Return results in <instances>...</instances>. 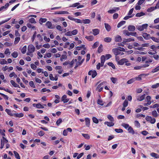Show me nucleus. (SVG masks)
Returning a JSON list of instances; mask_svg holds the SVG:
<instances>
[{
	"label": "nucleus",
	"mask_w": 159,
	"mask_h": 159,
	"mask_svg": "<svg viewBox=\"0 0 159 159\" xmlns=\"http://www.w3.org/2000/svg\"><path fill=\"white\" fill-rule=\"evenodd\" d=\"M35 48L32 44L29 45L28 47V51L30 53H33L35 50Z\"/></svg>",
	"instance_id": "obj_1"
},
{
	"label": "nucleus",
	"mask_w": 159,
	"mask_h": 159,
	"mask_svg": "<svg viewBox=\"0 0 159 159\" xmlns=\"http://www.w3.org/2000/svg\"><path fill=\"white\" fill-rule=\"evenodd\" d=\"M46 25L49 29H53L55 28L54 25H52L51 22L48 21L46 23Z\"/></svg>",
	"instance_id": "obj_2"
},
{
	"label": "nucleus",
	"mask_w": 159,
	"mask_h": 159,
	"mask_svg": "<svg viewBox=\"0 0 159 159\" xmlns=\"http://www.w3.org/2000/svg\"><path fill=\"white\" fill-rule=\"evenodd\" d=\"M112 51L116 56L120 53V50L118 48H114L112 50Z\"/></svg>",
	"instance_id": "obj_3"
},
{
	"label": "nucleus",
	"mask_w": 159,
	"mask_h": 159,
	"mask_svg": "<svg viewBox=\"0 0 159 159\" xmlns=\"http://www.w3.org/2000/svg\"><path fill=\"white\" fill-rule=\"evenodd\" d=\"M127 61V60L125 58H123L118 61V63L120 65H123L124 63L126 62Z\"/></svg>",
	"instance_id": "obj_4"
},
{
	"label": "nucleus",
	"mask_w": 159,
	"mask_h": 159,
	"mask_svg": "<svg viewBox=\"0 0 159 159\" xmlns=\"http://www.w3.org/2000/svg\"><path fill=\"white\" fill-rule=\"evenodd\" d=\"M142 36L143 37L146 39H149L151 38V37L149 34H148L146 33H143V34Z\"/></svg>",
	"instance_id": "obj_5"
},
{
	"label": "nucleus",
	"mask_w": 159,
	"mask_h": 159,
	"mask_svg": "<svg viewBox=\"0 0 159 159\" xmlns=\"http://www.w3.org/2000/svg\"><path fill=\"white\" fill-rule=\"evenodd\" d=\"M67 96L65 95H63L61 98V101H63L64 103L67 102L69 101V99L66 98Z\"/></svg>",
	"instance_id": "obj_6"
},
{
	"label": "nucleus",
	"mask_w": 159,
	"mask_h": 159,
	"mask_svg": "<svg viewBox=\"0 0 159 159\" xmlns=\"http://www.w3.org/2000/svg\"><path fill=\"white\" fill-rule=\"evenodd\" d=\"M128 30L130 31H133L135 30V27L134 25H129L128 27Z\"/></svg>",
	"instance_id": "obj_7"
},
{
	"label": "nucleus",
	"mask_w": 159,
	"mask_h": 159,
	"mask_svg": "<svg viewBox=\"0 0 159 159\" xmlns=\"http://www.w3.org/2000/svg\"><path fill=\"white\" fill-rule=\"evenodd\" d=\"M101 66H102L105 61V57L104 55H102L101 57Z\"/></svg>",
	"instance_id": "obj_8"
},
{
	"label": "nucleus",
	"mask_w": 159,
	"mask_h": 159,
	"mask_svg": "<svg viewBox=\"0 0 159 159\" xmlns=\"http://www.w3.org/2000/svg\"><path fill=\"white\" fill-rule=\"evenodd\" d=\"M134 39L129 38L128 39H124L123 40L122 43L124 44L127 42H129L132 41H134Z\"/></svg>",
	"instance_id": "obj_9"
},
{
	"label": "nucleus",
	"mask_w": 159,
	"mask_h": 159,
	"mask_svg": "<svg viewBox=\"0 0 159 159\" xmlns=\"http://www.w3.org/2000/svg\"><path fill=\"white\" fill-rule=\"evenodd\" d=\"M93 34L95 36L99 34V30L98 29H94L92 30Z\"/></svg>",
	"instance_id": "obj_10"
},
{
	"label": "nucleus",
	"mask_w": 159,
	"mask_h": 159,
	"mask_svg": "<svg viewBox=\"0 0 159 159\" xmlns=\"http://www.w3.org/2000/svg\"><path fill=\"white\" fill-rule=\"evenodd\" d=\"M13 116L16 117L20 118L23 117L24 114L23 113L13 114Z\"/></svg>",
	"instance_id": "obj_11"
},
{
	"label": "nucleus",
	"mask_w": 159,
	"mask_h": 159,
	"mask_svg": "<svg viewBox=\"0 0 159 159\" xmlns=\"http://www.w3.org/2000/svg\"><path fill=\"white\" fill-rule=\"evenodd\" d=\"M10 82L12 85L15 87H18L20 88L19 85L16 84L15 82L13 80H11Z\"/></svg>",
	"instance_id": "obj_12"
},
{
	"label": "nucleus",
	"mask_w": 159,
	"mask_h": 159,
	"mask_svg": "<svg viewBox=\"0 0 159 159\" xmlns=\"http://www.w3.org/2000/svg\"><path fill=\"white\" fill-rule=\"evenodd\" d=\"M145 96V94L141 96H139L137 98V100L139 101H141L144 99Z\"/></svg>",
	"instance_id": "obj_13"
},
{
	"label": "nucleus",
	"mask_w": 159,
	"mask_h": 159,
	"mask_svg": "<svg viewBox=\"0 0 159 159\" xmlns=\"http://www.w3.org/2000/svg\"><path fill=\"white\" fill-rule=\"evenodd\" d=\"M121 37L120 35H117L115 38V41L116 42H120L121 41Z\"/></svg>",
	"instance_id": "obj_14"
},
{
	"label": "nucleus",
	"mask_w": 159,
	"mask_h": 159,
	"mask_svg": "<svg viewBox=\"0 0 159 159\" xmlns=\"http://www.w3.org/2000/svg\"><path fill=\"white\" fill-rule=\"evenodd\" d=\"M128 131L129 133L132 134H134V131L133 128L131 126H129L128 129Z\"/></svg>",
	"instance_id": "obj_15"
},
{
	"label": "nucleus",
	"mask_w": 159,
	"mask_h": 159,
	"mask_svg": "<svg viewBox=\"0 0 159 159\" xmlns=\"http://www.w3.org/2000/svg\"><path fill=\"white\" fill-rule=\"evenodd\" d=\"M105 26L106 30L109 31L111 29V27L107 23H105Z\"/></svg>",
	"instance_id": "obj_16"
},
{
	"label": "nucleus",
	"mask_w": 159,
	"mask_h": 159,
	"mask_svg": "<svg viewBox=\"0 0 159 159\" xmlns=\"http://www.w3.org/2000/svg\"><path fill=\"white\" fill-rule=\"evenodd\" d=\"M56 14H68L69 12L65 11H57L55 13Z\"/></svg>",
	"instance_id": "obj_17"
},
{
	"label": "nucleus",
	"mask_w": 159,
	"mask_h": 159,
	"mask_svg": "<svg viewBox=\"0 0 159 159\" xmlns=\"http://www.w3.org/2000/svg\"><path fill=\"white\" fill-rule=\"evenodd\" d=\"M104 124L107 125L108 126H112L114 125V123L111 122H105Z\"/></svg>",
	"instance_id": "obj_18"
},
{
	"label": "nucleus",
	"mask_w": 159,
	"mask_h": 159,
	"mask_svg": "<svg viewBox=\"0 0 159 159\" xmlns=\"http://www.w3.org/2000/svg\"><path fill=\"white\" fill-rule=\"evenodd\" d=\"M151 156L154 157L156 158H159V155L155 153H152L150 154Z\"/></svg>",
	"instance_id": "obj_19"
},
{
	"label": "nucleus",
	"mask_w": 159,
	"mask_h": 159,
	"mask_svg": "<svg viewBox=\"0 0 159 159\" xmlns=\"http://www.w3.org/2000/svg\"><path fill=\"white\" fill-rule=\"evenodd\" d=\"M85 38L89 41H92L94 39L92 35H90L89 36H86Z\"/></svg>",
	"instance_id": "obj_20"
},
{
	"label": "nucleus",
	"mask_w": 159,
	"mask_h": 159,
	"mask_svg": "<svg viewBox=\"0 0 159 159\" xmlns=\"http://www.w3.org/2000/svg\"><path fill=\"white\" fill-rule=\"evenodd\" d=\"M102 44H100L98 48V52L99 53H100L102 51Z\"/></svg>",
	"instance_id": "obj_21"
},
{
	"label": "nucleus",
	"mask_w": 159,
	"mask_h": 159,
	"mask_svg": "<svg viewBox=\"0 0 159 159\" xmlns=\"http://www.w3.org/2000/svg\"><path fill=\"white\" fill-rule=\"evenodd\" d=\"M125 23V21H120L117 25V27L119 28L121 27L122 25H124Z\"/></svg>",
	"instance_id": "obj_22"
},
{
	"label": "nucleus",
	"mask_w": 159,
	"mask_h": 159,
	"mask_svg": "<svg viewBox=\"0 0 159 159\" xmlns=\"http://www.w3.org/2000/svg\"><path fill=\"white\" fill-rule=\"evenodd\" d=\"M5 111L9 115L11 116H13V114H12L11 113V111L9 109H6L5 110Z\"/></svg>",
	"instance_id": "obj_23"
},
{
	"label": "nucleus",
	"mask_w": 159,
	"mask_h": 159,
	"mask_svg": "<svg viewBox=\"0 0 159 159\" xmlns=\"http://www.w3.org/2000/svg\"><path fill=\"white\" fill-rule=\"evenodd\" d=\"M11 56L15 58L17 57L18 56V53L16 52H14L11 54Z\"/></svg>",
	"instance_id": "obj_24"
},
{
	"label": "nucleus",
	"mask_w": 159,
	"mask_h": 159,
	"mask_svg": "<svg viewBox=\"0 0 159 159\" xmlns=\"http://www.w3.org/2000/svg\"><path fill=\"white\" fill-rule=\"evenodd\" d=\"M104 41L107 43L110 42L111 40V39L109 37H106L104 39Z\"/></svg>",
	"instance_id": "obj_25"
},
{
	"label": "nucleus",
	"mask_w": 159,
	"mask_h": 159,
	"mask_svg": "<svg viewBox=\"0 0 159 159\" xmlns=\"http://www.w3.org/2000/svg\"><path fill=\"white\" fill-rule=\"evenodd\" d=\"M85 120L86 125L87 126H89L90 124L89 119L88 118H85Z\"/></svg>",
	"instance_id": "obj_26"
},
{
	"label": "nucleus",
	"mask_w": 159,
	"mask_h": 159,
	"mask_svg": "<svg viewBox=\"0 0 159 159\" xmlns=\"http://www.w3.org/2000/svg\"><path fill=\"white\" fill-rule=\"evenodd\" d=\"M145 15V14L143 12H141L139 13H137L135 15L136 17H140L141 16H144Z\"/></svg>",
	"instance_id": "obj_27"
},
{
	"label": "nucleus",
	"mask_w": 159,
	"mask_h": 159,
	"mask_svg": "<svg viewBox=\"0 0 159 159\" xmlns=\"http://www.w3.org/2000/svg\"><path fill=\"white\" fill-rule=\"evenodd\" d=\"M13 152L15 155V157L17 159H20V157L19 154L15 151H14Z\"/></svg>",
	"instance_id": "obj_28"
},
{
	"label": "nucleus",
	"mask_w": 159,
	"mask_h": 159,
	"mask_svg": "<svg viewBox=\"0 0 159 159\" xmlns=\"http://www.w3.org/2000/svg\"><path fill=\"white\" fill-rule=\"evenodd\" d=\"M20 38L19 37H17L15 38L14 43L15 44H16L20 41Z\"/></svg>",
	"instance_id": "obj_29"
},
{
	"label": "nucleus",
	"mask_w": 159,
	"mask_h": 159,
	"mask_svg": "<svg viewBox=\"0 0 159 159\" xmlns=\"http://www.w3.org/2000/svg\"><path fill=\"white\" fill-rule=\"evenodd\" d=\"M47 20L46 18H41L39 20V23L42 24L43 23L45 22Z\"/></svg>",
	"instance_id": "obj_30"
},
{
	"label": "nucleus",
	"mask_w": 159,
	"mask_h": 159,
	"mask_svg": "<svg viewBox=\"0 0 159 159\" xmlns=\"http://www.w3.org/2000/svg\"><path fill=\"white\" fill-rule=\"evenodd\" d=\"M82 23L84 24H89L90 23V21L89 19H84L82 20Z\"/></svg>",
	"instance_id": "obj_31"
},
{
	"label": "nucleus",
	"mask_w": 159,
	"mask_h": 159,
	"mask_svg": "<svg viewBox=\"0 0 159 159\" xmlns=\"http://www.w3.org/2000/svg\"><path fill=\"white\" fill-rule=\"evenodd\" d=\"M29 21L31 23L35 24L36 23V22L35 20V19L33 18H31L29 20Z\"/></svg>",
	"instance_id": "obj_32"
},
{
	"label": "nucleus",
	"mask_w": 159,
	"mask_h": 159,
	"mask_svg": "<svg viewBox=\"0 0 159 159\" xmlns=\"http://www.w3.org/2000/svg\"><path fill=\"white\" fill-rule=\"evenodd\" d=\"M107 65L109 66H111L112 68L113 69H115L116 68L115 65L112 63L111 62H109L108 63Z\"/></svg>",
	"instance_id": "obj_33"
},
{
	"label": "nucleus",
	"mask_w": 159,
	"mask_h": 159,
	"mask_svg": "<svg viewBox=\"0 0 159 159\" xmlns=\"http://www.w3.org/2000/svg\"><path fill=\"white\" fill-rule=\"evenodd\" d=\"M158 71H159V66H157L156 68L152 70V73H154L157 72Z\"/></svg>",
	"instance_id": "obj_34"
},
{
	"label": "nucleus",
	"mask_w": 159,
	"mask_h": 159,
	"mask_svg": "<svg viewBox=\"0 0 159 159\" xmlns=\"http://www.w3.org/2000/svg\"><path fill=\"white\" fill-rule=\"evenodd\" d=\"M99 45V43L98 42H96L94 43L92 46V48L94 49L97 48Z\"/></svg>",
	"instance_id": "obj_35"
},
{
	"label": "nucleus",
	"mask_w": 159,
	"mask_h": 159,
	"mask_svg": "<svg viewBox=\"0 0 159 159\" xmlns=\"http://www.w3.org/2000/svg\"><path fill=\"white\" fill-rule=\"evenodd\" d=\"M151 39H152L154 41L157 42V43H159V40L154 37H151Z\"/></svg>",
	"instance_id": "obj_36"
},
{
	"label": "nucleus",
	"mask_w": 159,
	"mask_h": 159,
	"mask_svg": "<svg viewBox=\"0 0 159 159\" xmlns=\"http://www.w3.org/2000/svg\"><path fill=\"white\" fill-rule=\"evenodd\" d=\"M26 48H26V46H24L22 48L21 50V52L23 54L25 53L26 51Z\"/></svg>",
	"instance_id": "obj_37"
},
{
	"label": "nucleus",
	"mask_w": 159,
	"mask_h": 159,
	"mask_svg": "<svg viewBox=\"0 0 159 159\" xmlns=\"http://www.w3.org/2000/svg\"><path fill=\"white\" fill-rule=\"evenodd\" d=\"M62 122V120L61 118L59 119L56 122V124L57 126L59 125Z\"/></svg>",
	"instance_id": "obj_38"
},
{
	"label": "nucleus",
	"mask_w": 159,
	"mask_h": 159,
	"mask_svg": "<svg viewBox=\"0 0 159 159\" xmlns=\"http://www.w3.org/2000/svg\"><path fill=\"white\" fill-rule=\"evenodd\" d=\"M159 87V83H157L153 85L152 86V88L153 89H156Z\"/></svg>",
	"instance_id": "obj_39"
},
{
	"label": "nucleus",
	"mask_w": 159,
	"mask_h": 159,
	"mask_svg": "<svg viewBox=\"0 0 159 159\" xmlns=\"http://www.w3.org/2000/svg\"><path fill=\"white\" fill-rule=\"evenodd\" d=\"M92 120H93V121L94 123L97 124L98 122V121L97 118H96V117H93L92 118Z\"/></svg>",
	"instance_id": "obj_40"
},
{
	"label": "nucleus",
	"mask_w": 159,
	"mask_h": 159,
	"mask_svg": "<svg viewBox=\"0 0 159 159\" xmlns=\"http://www.w3.org/2000/svg\"><path fill=\"white\" fill-rule=\"evenodd\" d=\"M135 81V79H132L128 80L127 82V83L128 84H131L133 82Z\"/></svg>",
	"instance_id": "obj_41"
},
{
	"label": "nucleus",
	"mask_w": 159,
	"mask_h": 159,
	"mask_svg": "<svg viewBox=\"0 0 159 159\" xmlns=\"http://www.w3.org/2000/svg\"><path fill=\"white\" fill-rule=\"evenodd\" d=\"M152 115L154 117H157V113L156 110L153 111H152Z\"/></svg>",
	"instance_id": "obj_42"
},
{
	"label": "nucleus",
	"mask_w": 159,
	"mask_h": 159,
	"mask_svg": "<svg viewBox=\"0 0 159 159\" xmlns=\"http://www.w3.org/2000/svg\"><path fill=\"white\" fill-rule=\"evenodd\" d=\"M97 75V73L95 70L93 71L92 77L93 78H94Z\"/></svg>",
	"instance_id": "obj_43"
},
{
	"label": "nucleus",
	"mask_w": 159,
	"mask_h": 159,
	"mask_svg": "<svg viewBox=\"0 0 159 159\" xmlns=\"http://www.w3.org/2000/svg\"><path fill=\"white\" fill-rule=\"evenodd\" d=\"M107 118L111 122H113L114 120L113 117L110 115H108Z\"/></svg>",
	"instance_id": "obj_44"
},
{
	"label": "nucleus",
	"mask_w": 159,
	"mask_h": 159,
	"mask_svg": "<svg viewBox=\"0 0 159 159\" xmlns=\"http://www.w3.org/2000/svg\"><path fill=\"white\" fill-rule=\"evenodd\" d=\"M82 135L86 139H89L90 138L89 136L87 134H83Z\"/></svg>",
	"instance_id": "obj_45"
},
{
	"label": "nucleus",
	"mask_w": 159,
	"mask_h": 159,
	"mask_svg": "<svg viewBox=\"0 0 159 159\" xmlns=\"http://www.w3.org/2000/svg\"><path fill=\"white\" fill-rule=\"evenodd\" d=\"M122 126L125 127V129H127V128H129V124H126L125 123H123L122 124Z\"/></svg>",
	"instance_id": "obj_46"
},
{
	"label": "nucleus",
	"mask_w": 159,
	"mask_h": 159,
	"mask_svg": "<svg viewBox=\"0 0 159 159\" xmlns=\"http://www.w3.org/2000/svg\"><path fill=\"white\" fill-rule=\"evenodd\" d=\"M115 131L118 133H122L123 132V130L122 129H115Z\"/></svg>",
	"instance_id": "obj_47"
},
{
	"label": "nucleus",
	"mask_w": 159,
	"mask_h": 159,
	"mask_svg": "<svg viewBox=\"0 0 159 159\" xmlns=\"http://www.w3.org/2000/svg\"><path fill=\"white\" fill-rule=\"evenodd\" d=\"M123 33L124 34H125L126 35L129 36L130 35V32H129L127 30H124L123 31Z\"/></svg>",
	"instance_id": "obj_48"
},
{
	"label": "nucleus",
	"mask_w": 159,
	"mask_h": 159,
	"mask_svg": "<svg viewBox=\"0 0 159 159\" xmlns=\"http://www.w3.org/2000/svg\"><path fill=\"white\" fill-rule=\"evenodd\" d=\"M97 103L98 104L101 106H102L104 104L102 101V100L99 99L97 101Z\"/></svg>",
	"instance_id": "obj_49"
},
{
	"label": "nucleus",
	"mask_w": 159,
	"mask_h": 159,
	"mask_svg": "<svg viewBox=\"0 0 159 159\" xmlns=\"http://www.w3.org/2000/svg\"><path fill=\"white\" fill-rule=\"evenodd\" d=\"M128 105V101L127 100H125L123 103V106L124 107H126Z\"/></svg>",
	"instance_id": "obj_50"
},
{
	"label": "nucleus",
	"mask_w": 159,
	"mask_h": 159,
	"mask_svg": "<svg viewBox=\"0 0 159 159\" xmlns=\"http://www.w3.org/2000/svg\"><path fill=\"white\" fill-rule=\"evenodd\" d=\"M36 107L37 108H43L44 107L40 103L36 104Z\"/></svg>",
	"instance_id": "obj_51"
},
{
	"label": "nucleus",
	"mask_w": 159,
	"mask_h": 159,
	"mask_svg": "<svg viewBox=\"0 0 159 159\" xmlns=\"http://www.w3.org/2000/svg\"><path fill=\"white\" fill-rule=\"evenodd\" d=\"M74 21H75L76 22L78 23H82V20H81L80 19L75 18Z\"/></svg>",
	"instance_id": "obj_52"
},
{
	"label": "nucleus",
	"mask_w": 159,
	"mask_h": 159,
	"mask_svg": "<svg viewBox=\"0 0 159 159\" xmlns=\"http://www.w3.org/2000/svg\"><path fill=\"white\" fill-rule=\"evenodd\" d=\"M111 80L112 82L114 83L115 84L117 81V79L116 78L111 77Z\"/></svg>",
	"instance_id": "obj_53"
},
{
	"label": "nucleus",
	"mask_w": 159,
	"mask_h": 159,
	"mask_svg": "<svg viewBox=\"0 0 159 159\" xmlns=\"http://www.w3.org/2000/svg\"><path fill=\"white\" fill-rule=\"evenodd\" d=\"M30 66L32 69L35 70L37 68V66L34 64L32 63L30 65Z\"/></svg>",
	"instance_id": "obj_54"
},
{
	"label": "nucleus",
	"mask_w": 159,
	"mask_h": 159,
	"mask_svg": "<svg viewBox=\"0 0 159 159\" xmlns=\"http://www.w3.org/2000/svg\"><path fill=\"white\" fill-rule=\"evenodd\" d=\"M134 124L137 127H140V123L137 120H135L134 121Z\"/></svg>",
	"instance_id": "obj_55"
},
{
	"label": "nucleus",
	"mask_w": 159,
	"mask_h": 159,
	"mask_svg": "<svg viewBox=\"0 0 159 159\" xmlns=\"http://www.w3.org/2000/svg\"><path fill=\"white\" fill-rule=\"evenodd\" d=\"M4 53L5 54H8L9 55L11 53V52L9 51V50L8 48H7L5 51Z\"/></svg>",
	"instance_id": "obj_56"
},
{
	"label": "nucleus",
	"mask_w": 159,
	"mask_h": 159,
	"mask_svg": "<svg viewBox=\"0 0 159 159\" xmlns=\"http://www.w3.org/2000/svg\"><path fill=\"white\" fill-rule=\"evenodd\" d=\"M36 34H37V33L36 31H35L34 32V34L33 35L32 37V42H33L34 41V40L36 37Z\"/></svg>",
	"instance_id": "obj_57"
},
{
	"label": "nucleus",
	"mask_w": 159,
	"mask_h": 159,
	"mask_svg": "<svg viewBox=\"0 0 159 159\" xmlns=\"http://www.w3.org/2000/svg\"><path fill=\"white\" fill-rule=\"evenodd\" d=\"M80 4V3L79 2H77L73 4L72 5V6H70V7H75L77 6H78Z\"/></svg>",
	"instance_id": "obj_58"
},
{
	"label": "nucleus",
	"mask_w": 159,
	"mask_h": 159,
	"mask_svg": "<svg viewBox=\"0 0 159 159\" xmlns=\"http://www.w3.org/2000/svg\"><path fill=\"white\" fill-rule=\"evenodd\" d=\"M37 37L39 38V39L40 41L42 42L43 41V37L40 34H38L37 35Z\"/></svg>",
	"instance_id": "obj_59"
},
{
	"label": "nucleus",
	"mask_w": 159,
	"mask_h": 159,
	"mask_svg": "<svg viewBox=\"0 0 159 159\" xmlns=\"http://www.w3.org/2000/svg\"><path fill=\"white\" fill-rule=\"evenodd\" d=\"M43 46L47 48H49L50 47V45L48 43L44 44Z\"/></svg>",
	"instance_id": "obj_60"
},
{
	"label": "nucleus",
	"mask_w": 159,
	"mask_h": 159,
	"mask_svg": "<svg viewBox=\"0 0 159 159\" xmlns=\"http://www.w3.org/2000/svg\"><path fill=\"white\" fill-rule=\"evenodd\" d=\"M29 84L31 87L34 88H35V85L34 84V83L33 81H30L29 82Z\"/></svg>",
	"instance_id": "obj_61"
},
{
	"label": "nucleus",
	"mask_w": 159,
	"mask_h": 159,
	"mask_svg": "<svg viewBox=\"0 0 159 159\" xmlns=\"http://www.w3.org/2000/svg\"><path fill=\"white\" fill-rule=\"evenodd\" d=\"M105 56V59H108L112 57L111 55L110 54H107Z\"/></svg>",
	"instance_id": "obj_62"
},
{
	"label": "nucleus",
	"mask_w": 159,
	"mask_h": 159,
	"mask_svg": "<svg viewBox=\"0 0 159 159\" xmlns=\"http://www.w3.org/2000/svg\"><path fill=\"white\" fill-rule=\"evenodd\" d=\"M7 63V61L4 59H2V61L0 62V64L1 65L6 64Z\"/></svg>",
	"instance_id": "obj_63"
},
{
	"label": "nucleus",
	"mask_w": 159,
	"mask_h": 159,
	"mask_svg": "<svg viewBox=\"0 0 159 159\" xmlns=\"http://www.w3.org/2000/svg\"><path fill=\"white\" fill-rule=\"evenodd\" d=\"M71 32L72 35H75L77 33L78 31L77 30L75 29Z\"/></svg>",
	"instance_id": "obj_64"
}]
</instances>
